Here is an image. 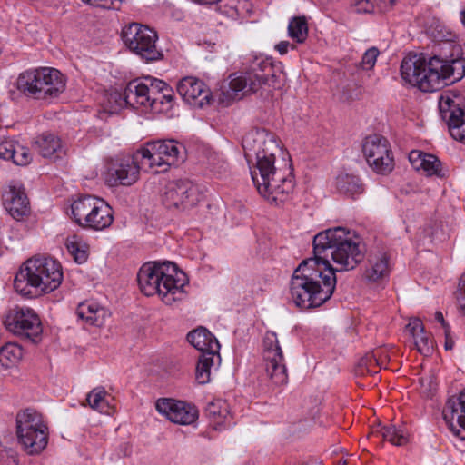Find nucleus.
Returning <instances> with one entry per match:
<instances>
[{"mask_svg": "<svg viewBox=\"0 0 465 465\" xmlns=\"http://www.w3.org/2000/svg\"><path fill=\"white\" fill-rule=\"evenodd\" d=\"M246 156L254 154L256 165L251 171L259 193L271 204L280 205L288 201L295 188L291 163L276 165V154L282 148L276 135L266 129H255L242 138Z\"/></svg>", "mask_w": 465, "mask_h": 465, "instance_id": "obj_1", "label": "nucleus"}, {"mask_svg": "<svg viewBox=\"0 0 465 465\" xmlns=\"http://www.w3.org/2000/svg\"><path fill=\"white\" fill-rule=\"evenodd\" d=\"M336 282L332 269L322 267L317 259L303 260L291 278L290 300L301 310L318 308L331 299Z\"/></svg>", "mask_w": 465, "mask_h": 465, "instance_id": "obj_2", "label": "nucleus"}, {"mask_svg": "<svg viewBox=\"0 0 465 465\" xmlns=\"http://www.w3.org/2000/svg\"><path fill=\"white\" fill-rule=\"evenodd\" d=\"M313 259L337 272L355 269L364 259L360 242L350 237V231L344 227L327 229L317 233L312 241Z\"/></svg>", "mask_w": 465, "mask_h": 465, "instance_id": "obj_3", "label": "nucleus"}, {"mask_svg": "<svg viewBox=\"0 0 465 465\" xmlns=\"http://www.w3.org/2000/svg\"><path fill=\"white\" fill-rule=\"evenodd\" d=\"M64 278L60 262L48 256H34L26 260L14 280L17 293L26 298H35L56 290Z\"/></svg>", "mask_w": 465, "mask_h": 465, "instance_id": "obj_4", "label": "nucleus"}, {"mask_svg": "<svg viewBox=\"0 0 465 465\" xmlns=\"http://www.w3.org/2000/svg\"><path fill=\"white\" fill-rule=\"evenodd\" d=\"M141 292L146 296L157 294L166 305H172L185 297L183 290L188 282L175 263L151 262L144 263L137 273Z\"/></svg>", "mask_w": 465, "mask_h": 465, "instance_id": "obj_5", "label": "nucleus"}, {"mask_svg": "<svg viewBox=\"0 0 465 465\" xmlns=\"http://www.w3.org/2000/svg\"><path fill=\"white\" fill-rule=\"evenodd\" d=\"M244 69L239 75L230 81V87L234 92L243 94L257 92L262 85L279 88V75L272 61L262 55H249L244 58Z\"/></svg>", "mask_w": 465, "mask_h": 465, "instance_id": "obj_6", "label": "nucleus"}, {"mask_svg": "<svg viewBox=\"0 0 465 465\" xmlns=\"http://www.w3.org/2000/svg\"><path fill=\"white\" fill-rule=\"evenodd\" d=\"M442 65L437 60L427 58L423 54L405 57L401 64L402 79L422 92H434L444 86L445 79L439 68Z\"/></svg>", "mask_w": 465, "mask_h": 465, "instance_id": "obj_7", "label": "nucleus"}, {"mask_svg": "<svg viewBox=\"0 0 465 465\" xmlns=\"http://www.w3.org/2000/svg\"><path fill=\"white\" fill-rule=\"evenodd\" d=\"M18 443L29 455L39 454L48 443L49 430L42 413L33 408L19 411L15 416Z\"/></svg>", "mask_w": 465, "mask_h": 465, "instance_id": "obj_8", "label": "nucleus"}, {"mask_svg": "<svg viewBox=\"0 0 465 465\" xmlns=\"http://www.w3.org/2000/svg\"><path fill=\"white\" fill-rule=\"evenodd\" d=\"M122 38L127 48L145 63L163 59V52L156 44L157 33L147 25L131 23L123 28Z\"/></svg>", "mask_w": 465, "mask_h": 465, "instance_id": "obj_9", "label": "nucleus"}, {"mask_svg": "<svg viewBox=\"0 0 465 465\" xmlns=\"http://www.w3.org/2000/svg\"><path fill=\"white\" fill-rule=\"evenodd\" d=\"M430 58L439 61L442 65L438 70L445 80L454 83L465 76V57L455 34L448 32L446 35H439L438 53Z\"/></svg>", "mask_w": 465, "mask_h": 465, "instance_id": "obj_10", "label": "nucleus"}, {"mask_svg": "<svg viewBox=\"0 0 465 465\" xmlns=\"http://www.w3.org/2000/svg\"><path fill=\"white\" fill-rule=\"evenodd\" d=\"M140 151L144 167L150 170L154 167H164L162 171H165L169 166L176 164L179 160L183 161L184 146L174 140L155 141L147 143Z\"/></svg>", "mask_w": 465, "mask_h": 465, "instance_id": "obj_11", "label": "nucleus"}, {"mask_svg": "<svg viewBox=\"0 0 465 465\" xmlns=\"http://www.w3.org/2000/svg\"><path fill=\"white\" fill-rule=\"evenodd\" d=\"M4 323L9 331L34 344L42 340V322L32 309L15 307L6 315Z\"/></svg>", "mask_w": 465, "mask_h": 465, "instance_id": "obj_12", "label": "nucleus"}, {"mask_svg": "<svg viewBox=\"0 0 465 465\" xmlns=\"http://www.w3.org/2000/svg\"><path fill=\"white\" fill-rule=\"evenodd\" d=\"M140 170L151 171L143 165L142 153L138 149L132 155L112 161L105 182L109 186H130L138 181Z\"/></svg>", "mask_w": 465, "mask_h": 465, "instance_id": "obj_13", "label": "nucleus"}, {"mask_svg": "<svg viewBox=\"0 0 465 465\" xmlns=\"http://www.w3.org/2000/svg\"><path fill=\"white\" fill-rule=\"evenodd\" d=\"M262 343L263 368L267 377L277 386L287 383V369L276 333L267 331Z\"/></svg>", "mask_w": 465, "mask_h": 465, "instance_id": "obj_14", "label": "nucleus"}, {"mask_svg": "<svg viewBox=\"0 0 465 465\" xmlns=\"http://www.w3.org/2000/svg\"><path fill=\"white\" fill-rule=\"evenodd\" d=\"M201 199V193L192 181H172L165 186L163 204L168 209L184 211L195 206Z\"/></svg>", "mask_w": 465, "mask_h": 465, "instance_id": "obj_15", "label": "nucleus"}, {"mask_svg": "<svg viewBox=\"0 0 465 465\" xmlns=\"http://www.w3.org/2000/svg\"><path fill=\"white\" fill-rule=\"evenodd\" d=\"M362 152L369 165L378 173L386 174L394 168L392 153L388 140L380 134L364 139Z\"/></svg>", "mask_w": 465, "mask_h": 465, "instance_id": "obj_16", "label": "nucleus"}, {"mask_svg": "<svg viewBox=\"0 0 465 465\" xmlns=\"http://www.w3.org/2000/svg\"><path fill=\"white\" fill-rule=\"evenodd\" d=\"M37 92L33 98L51 100L58 97L65 89V79L60 71L50 67L37 68Z\"/></svg>", "mask_w": 465, "mask_h": 465, "instance_id": "obj_17", "label": "nucleus"}, {"mask_svg": "<svg viewBox=\"0 0 465 465\" xmlns=\"http://www.w3.org/2000/svg\"><path fill=\"white\" fill-rule=\"evenodd\" d=\"M156 410L173 423L189 425L198 418V410L184 401L162 398L156 401Z\"/></svg>", "mask_w": 465, "mask_h": 465, "instance_id": "obj_18", "label": "nucleus"}, {"mask_svg": "<svg viewBox=\"0 0 465 465\" xmlns=\"http://www.w3.org/2000/svg\"><path fill=\"white\" fill-rule=\"evenodd\" d=\"M114 100L119 107L124 104L131 107L143 106L151 109L149 89L145 80L134 79L124 88V94L114 92L109 94V101Z\"/></svg>", "mask_w": 465, "mask_h": 465, "instance_id": "obj_19", "label": "nucleus"}, {"mask_svg": "<svg viewBox=\"0 0 465 465\" xmlns=\"http://www.w3.org/2000/svg\"><path fill=\"white\" fill-rule=\"evenodd\" d=\"M177 92L187 104L198 108L209 104L212 97L204 83L192 76L183 77L178 82Z\"/></svg>", "mask_w": 465, "mask_h": 465, "instance_id": "obj_20", "label": "nucleus"}, {"mask_svg": "<svg viewBox=\"0 0 465 465\" xmlns=\"http://www.w3.org/2000/svg\"><path fill=\"white\" fill-rule=\"evenodd\" d=\"M2 199L5 210L15 220L22 221L30 214V202L23 187L8 185Z\"/></svg>", "mask_w": 465, "mask_h": 465, "instance_id": "obj_21", "label": "nucleus"}, {"mask_svg": "<svg viewBox=\"0 0 465 465\" xmlns=\"http://www.w3.org/2000/svg\"><path fill=\"white\" fill-rule=\"evenodd\" d=\"M442 415L456 435H460L461 431L465 432V389L458 396H452L448 400Z\"/></svg>", "mask_w": 465, "mask_h": 465, "instance_id": "obj_22", "label": "nucleus"}, {"mask_svg": "<svg viewBox=\"0 0 465 465\" xmlns=\"http://www.w3.org/2000/svg\"><path fill=\"white\" fill-rule=\"evenodd\" d=\"M187 341L200 351V354L217 355L220 361V344L215 336L206 328L199 327L187 334Z\"/></svg>", "mask_w": 465, "mask_h": 465, "instance_id": "obj_23", "label": "nucleus"}, {"mask_svg": "<svg viewBox=\"0 0 465 465\" xmlns=\"http://www.w3.org/2000/svg\"><path fill=\"white\" fill-rule=\"evenodd\" d=\"M407 331L411 335L417 351L429 356L434 351V340L430 333L424 330V325L419 318L411 319L406 326Z\"/></svg>", "mask_w": 465, "mask_h": 465, "instance_id": "obj_24", "label": "nucleus"}, {"mask_svg": "<svg viewBox=\"0 0 465 465\" xmlns=\"http://www.w3.org/2000/svg\"><path fill=\"white\" fill-rule=\"evenodd\" d=\"M94 212L87 219L84 229L102 231L110 227L114 222V211L111 206L103 199L96 206L93 207Z\"/></svg>", "mask_w": 465, "mask_h": 465, "instance_id": "obj_25", "label": "nucleus"}, {"mask_svg": "<svg viewBox=\"0 0 465 465\" xmlns=\"http://www.w3.org/2000/svg\"><path fill=\"white\" fill-rule=\"evenodd\" d=\"M35 147L44 158H49L54 162L65 153L60 138L53 134L40 135L35 143Z\"/></svg>", "mask_w": 465, "mask_h": 465, "instance_id": "obj_26", "label": "nucleus"}, {"mask_svg": "<svg viewBox=\"0 0 465 465\" xmlns=\"http://www.w3.org/2000/svg\"><path fill=\"white\" fill-rule=\"evenodd\" d=\"M460 96L451 92H445L439 97L440 114L447 124L451 123L457 117H462L465 114V108L461 107L459 101Z\"/></svg>", "mask_w": 465, "mask_h": 465, "instance_id": "obj_27", "label": "nucleus"}, {"mask_svg": "<svg viewBox=\"0 0 465 465\" xmlns=\"http://www.w3.org/2000/svg\"><path fill=\"white\" fill-rule=\"evenodd\" d=\"M101 198L93 195H84L74 201L71 204V213L74 221L82 228L84 227L87 219L94 212L93 207L96 206Z\"/></svg>", "mask_w": 465, "mask_h": 465, "instance_id": "obj_28", "label": "nucleus"}, {"mask_svg": "<svg viewBox=\"0 0 465 465\" xmlns=\"http://www.w3.org/2000/svg\"><path fill=\"white\" fill-rule=\"evenodd\" d=\"M213 5L216 11L231 18H237L252 11L249 0H216Z\"/></svg>", "mask_w": 465, "mask_h": 465, "instance_id": "obj_29", "label": "nucleus"}, {"mask_svg": "<svg viewBox=\"0 0 465 465\" xmlns=\"http://www.w3.org/2000/svg\"><path fill=\"white\" fill-rule=\"evenodd\" d=\"M109 399L113 400L102 386L94 388L86 396V401L90 408L107 415L114 412V407L110 403Z\"/></svg>", "mask_w": 465, "mask_h": 465, "instance_id": "obj_30", "label": "nucleus"}, {"mask_svg": "<svg viewBox=\"0 0 465 465\" xmlns=\"http://www.w3.org/2000/svg\"><path fill=\"white\" fill-rule=\"evenodd\" d=\"M370 267L365 271V277L368 281L378 282L388 277L390 272L389 258L386 253H380L371 256Z\"/></svg>", "mask_w": 465, "mask_h": 465, "instance_id": "obj_31", "label": "nucleus"}, {"mask_svg": "<svg viewBox=\"0 0 465 465\" xmlns=\"http://www.w3.org/2000/svg\"><path fill=\"white\" fill-rule=\"evenodd\" d=\"M336 186L341 193L354 198L364 192V185L359 176L350 173L339 174Z\"/></svg>", "mask_w": 465, "mask_h": 465, "instance_id": "obj_32", "label": "nucleus"}, {"mask_svg": "<svg viewBox=\"0 0 465 465\" xmlns=\"http://www.w3.org/2000/svg\"><path fill=\"white\" fill-rule=\"evenodd\" d=\"M204 413L213 422L216 430L231 418L227 402L221 399L209 402L205 407Z\"/></svg>", "mask_w": 465, "mask_h": 465, "instance_id": "obj_33", "label": "nucleus"}, {"mask_svg": "<svg viewBox=\"0 0 465 465\" xmlns=\"http://www.w3.org/2000/svg\"><path fill=\"white\" fill-rule=\"evenodd\" d=\"M37 69L25 70L19 74L16 79V88L25 96L32 97L39 94L37 92Z\"/></svg>", "mask_w": 465, "mask_h": 465, "instance_id": "obj_34", "label": "nucleus"}, {"mask_svg": "<svg viewBox=\"0 0 465 465\" xmlns=\"http://www.w3.org/2000/svg\"><path fill=\"white\" fill-rule=\"evenodd\" d=\"M23 356V349L14 342H8L0 348V364L7 369L15 365Z\"/></svg>", "mask_w": 465, "mask_h": 465, "instance_id": "obj_35", "label": "nucleus"}, {"mask_svg": "<svg viewBox=\"0 0 465 465\" xmlns=\"http://www.w3.org/2000/svg\"><path fill=\"white\" fill-rule=\"evenodd\" d=\"M378 434H381L384 440L396 446H402L408 441L406 432L401 429H397L394 425L382 427L380 430H372L371 433V437Z\"/></svg>", "mask_w": 465, "mask_h": 465, "instance_id": "obj_36", "label": "nucleus"}, {"mask_svg": "<svg viewBox=\"0 0 465 465\" xmlns=\"http://www.w3.org/2000/svg\"><path fill=\"white\" fill-rule=\"evenodd\" d=\"M215 358L217 355H199L195 372V379L199 384L204 385L210 381L211 368Z\"/></svg>", "mask_w": 465, "mask_h": 465, "instance_id": "obj_37", "label": "nucleus"}, {"mask_svg": "<svg viewBox=\"0 0 465 465\" xmlns=\"http://www.w3.org/2000/svg\"><path fill=\"white\" fill-rule=\"evenodd\" d=\"M396 0H351L358 13H372L375 8L385 10L394 5Z\"/></svg>", "mask_w": 465, "mask_h": 465, "instance_id": "obj_38", "label": "nucleus"}, {"mask_svg": "<svg viewBox=\"0 0 465 465\" xmlns=\"http://www.w3.org/2000/svg\"><path fill=\"white\" fill-rule=\"evenodd\" d=\"M144 80L149 89L151 110L162 111V108L157 106V99L158 96L164 91V89L169 86V84L160 79L153 78L151 76L145 77Z\"/></svg>", "mask_w": 465, "mask_h": 465, "instance_id": "obj_39", "label": "nucleus"}, {"mask_svg": "<svg viewBox=\"0 0 465 465\" xmlns=\"http://www.w3.org/2000/svg\"><path fill=\"white\" fill-rule=\"evenodd\" d=\"M289 35L298 43H303L308 36L307 21L304 16L292 18L288 25Z\"/></svg>", "mask_w": 465, "mask_h": 465, "instance_id": "obj_40", "label": "nucleus"}, {"mask_svg": "<svg viewBox=\"0 0 465 465\" xmlns=\"http://www.w3.org/2000/svg\"><path fill=\"white\" fill-rule=\"evenodd\" d=\"M420 164H422L420 169H422L429 176L435 175L440 178H443L445 176L441 162L433 154L426 153V155L423 156Z\"/></svg>", "mask_w": 465, "mask_h": 465, "instance_id": "obj_41", "label": "nucleus"}, {"mask_svg": "<svg viewBox=\"0 0 465 465\" xmlns=\"http://www.w3.org/2000/svg\"><path fill=\"white\" fill-rule=\"evenodd\" d=\"M66 248L77 263H84L88 258L87 245L77 241L76 236L68 238Z\"/></svg>", "mask_w": 465, "mask_h": 465, "instance_id": "obj_42", "label": "nucleus"}, {"mask_svg": "<svg viewBox=\"0 0 465 465\" xmlns=\"http://www.w3.org/2000/svg\"><path fill=\"white\" fill-rule=\"evenodd\" d=\"M381 365L382 363L379 361L375 353L367 354L359 362V372L362 375L365 372L371 375L376 374L379 372Z\"/></svg>", "mask_w": 465, "mask_h": 465, "instance_id": "obj_43", "label": "nucleus"}, {"mask_svg": "<svg viewBox=\"0 0 465 465\" xmlns=\"http://www.w3.org/2000/svg\"><path fill=\"white\" fill-rule=\"evenodd\" d=\"M450 134L451 137L465 144V113L464 116L457 117L451 123L448 124Z\"/></svg>", "mask_w": 465, "mask_h": 465, "instance_id": "obj_44", "label": "nucleus"}, {"mask_svg": "<svg viewBox=\"0 0 465 465\" xmlns=\"http://www.w3.org/2000/svg\"><path fill=\"white\" fill-rule=\"evenodd\" d=\"M11 160L17 165H27L32 161V154L27 147L20 144L18 142H15L14 157L11 158Z\"/></svg>", "mask_w": 465, "mask_h": 465, "instance_id": "obj_45", "label": "nucleus"}, {"mask_svg": "<svg viewBox=\"0 0 465 465\" xmlns=\"http://www.w3.org/2000/svg\"><path fill=\"white\" fill-rule=\"evenodd\" d=\"M380 51L377 47L369 48L362 55L361 61L359 63V67L362 70H371L377 61Z\"/></svg>", "mask_w": 465, "mask_h": 465, "instance_id": "obj_46", "label": "nucleus"}, {"mask_svg": "<svg viewBox=\"0 0 465 465\" xmlns=\"http://www.w3.org/2000/svg\"><path fill=\"white\" fill-rule=\"evenodd\" d=\"M97 305L94 302L86 301L81 302L76 309L78 318L89 324V317H92Z\"/></svg>", "mask_w": 465, "mask_h": 465, "instance_id": "obj_47", "label": "nucleus"}, {"mask_svg": "<svg viewBox=\"0 0 465 465\" xmlns=\"http://www.w3.org/2000/svg\"><path fill=\"white\" fill-rule=\"evenodd\" d=\"M110 316L108 311L97 305L92 317H89V324L93 326L101 327L104 324L106 319Z\"/></svg>", "mask_w": 465, "mask_h": 465, "instance_id": "obj_48", "label": "nucleus"}, {"mask_svg": "<svg viewBox=\"0 0 465 465\" xmlns=\"http://www.w3.org/2000/svg\"><path fill=\"white\" fill-rule=\"evenodd\" d=\"M173 101V90L169 85L164 91L158 96L157 99V104H160L161 105H164L166 104L167 105L165 107H161L163 110H168L172 107V103Z\"/></svg>", "mask_w": 465, "mask_h": 465, "instance_id": "obj_49", "label": "nucleus"}, {"mask_svg": "<svg viewBox=\"0 0 465 465\" xmlns=\"http://www.w3.org/2000/svg\"><path fill=\"white\" fill-rule=\"evenodd\" d=\"M15 141L7 140L0 143V158L11 160L14 157Z\"/></svg>", "mask_w": 465, "mask_h": 465, "instance_id": "obj_50", "label": "nucleus"}, {"mask_svg": "<svg viewBox=\"0 0 465 465\" xmlns=\"http://www.w3.org/2000/svg\"><path fill=\"white\" fill-rule=\"evenodd\" d=\"M457 299L460 306V312L465 315V273H463L460 279Z\"/></svg>", "mask_w": 465, "mask_h": 465, "instance_id": "obj_51", "label": "nucleus"}, {"mask_svg": "<svg viewBox=\"0 0 465 465\" xmlns=\"http://www.w3.org/2000/svg\"><path fill=\"white\" fill-rule=\"evenodd\" d=\"M426 155L425 153L421 151H411L409 154V160L411 163L412 167L416 170H420L421 165V161L423 159V156Z\"/></svg>", "mask_w": 465, "mask_h": 465, "instance_id": "obj_52", "label": "nucleus"}, {"mask_svg": "<svg viewBox=\"0 0 465 465\" xmlns=\"http://www.w3.org/2000/svg\"><path fill=\"white\" fill-rule=\"evenodd\" d=\"M445 333V344L444 347L447 351H450L454 347V341L450 337V329L444 331Z\"/></svg>", "mask_w": 465, "mask_h": 465, "instance_id": "obj_53", "label": "nucleus"}, {"mask_svg": "<svg viewBox=\"0 0 465 465\" xmlns=\"http://www.w3.org/2000/svg\"><path fill=\"white\" fill-rule=\"evenodd\" d=\"M290 43L287 41H282L276 45V49L281 54H284L288 52Z\"/></svg>", "mask_w": 465, "mask_h": 465, "instance_id": "obj_54", "label": "nucleus"}, {"mask_svg": "<svg viewBox=\"0 0 465 465\" xmlns=\"http://www.w3.org/2000/svg\"><path fill=\"white\" fill-rule=\"evenodd\" d=\"M435 320L441 323L444 331L447 329H450V325L445 322L441 312L438 311L435 312Z\"/></svg>", "mask_w": 465, "mask_h": 465, "instance_id": "obj_55", "label": "nucleus"}, {"mask_svg": "<svg viewBox=\"0 0 465 465\" xmlns=\"http://www.w3.org/2000/svg\"><path fill=\"white\" fill-rule=\"evenodd\" d=\"M461 21L465 25V8L461 11Z\"/></svg>", "mask_w": 465, "mask_h": 465, "instance_id": "obj_56", "label": "nucleus"}, {"mask_svg": "<svg viewBox=\"0 0 465 465\" xmlns=\"http://www.w3.org/2000/svg\"><path fill=\"white\" fill-rule=\"evenodd\" d=\"M302 465H320L318 463H305V464H302Z\"/></svg>", "mask_w": 465, "mask_h": 465, "instance_id": "obj_57", "label": "nucleus"}]
</instances>
